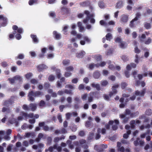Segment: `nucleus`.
<instances>
[{
  "mask_svg": "<svg viewBox=\"0 0 152 152\" xmlns=\"http://www.w3.org/2000/svg\"><path fill=\"white\" fill-rule=\"evenodd\" d=\"M84 13L85 14L87 15V18L83 20V23H87L88 20H89V19H90L91 23H94L95 22V20L93 18L94 16V15L90 14L88 11L87 10L85 11Z\"/></svg>",
  "mask_w": 152,
  "mask_h": 152,
  "instance_id": "f257e3e1",
  "label": "nucleus"
},
{
  "mask_svg": "<svg viewBox=\"0 0 152 152\" xmlns=\"http://www.w3.org/2000/svg\"><path fill=\"white\" fill-rule=\"evenodd\" d=\"M119 124V121L117 120H115L114 121H110L109 122V124L106 126L107 129H109L110 125H113L112 128L113 130H115L117 129L116 125Z\"/></svg>",
  "mask_w": 152,
  "mask_h": 152,
  "instance_id": "f03ea898",
  "label": "nucleus"
},
{
  "mask_svg": "<svg viewBox=\"0 0 152 152\" xmlns=\"http://www.w3.org/2000/svg\"><path fill=\"white\" fill-rule=\"evenodd\" d=\"M66 69V72L65 73V76L66 77H68L71 75L70 72L73 70V68L71 66H69L67 67Z\"/></svg>",
  "mask_w": 152,
  "mask_h": 152,
  "instance_id": "7ed1b4c3",
  "label": "nucleus"
},
{
  "mask_svg": "<svg viewBox=\"0 0 152 152\" xmlns=\"http://www.w3.org/2000/svg\"><path fill=\"white\" fill-rule=\"evenodd\" d=\"M126 114L125 115L124 114L120 116V117L123 119V121L124 122H126L127 121L128 119L126 118L127 117L126 116L127 115H129L130 114V111L129 110H127L126 111Z\"/></svg>",
  "mask_w": 152,
  "mask_h": 152,
  "instance_id": "20e7f679",
  "label": "nucleus"
},
{
  "mask_svg": "<svg viewBox=\"0 0 152 152\" xmlns=\"http://www.w3.org/2000/svg\"><path fill=\"white\" fill-rule=\"evenodd\" d=\"M0 21L3 23L2 26H5L7 24V18L3 15H0Z\"/></svg>",
  "mask_w": 152,
  "mask_h": 152,
  "instance_id": "39448f33",
  "label": "nucleus"
},
{
  "mask_svg": "<svg viewBox=\"0 0 152 152\" xmlns=\"http://www.w3.org/2000/svg\"><path fill=\"white\" fill-rule=\"evenodd\" d=\"M41 94L39 92H37L35 93H33V92H31L28 95L29 99L31 100H33L34 98L32 96H38Z\"/></svg>",
  "mask_w": 152,
  "mask_h": 152,
  "instance_id": "423d86ee",
  "label": "nucleus"
},
{
  "mask_svg": "<svg viewBox=\"0 0 152 152\" xmlns=\"http://www.w3.org/2000/svg\"><path fill=\"white\" fill-rule=\"evenodd\" d=\"M30 108H29L25 105L23 106V108L24 110H28L31 108L32 110H34L35 109L36 106L35 104H31L30 105Z\"/></svg>",
  "mask_w": 152,
  "mask_h": 152,
  "instance_id": "0eeeda50",
  "label": "nucleus"
},
{
  "mask_svg": "<svg viewBox=\"0 0 152 152\" xmlns=\"http://www.w3.org/2000/svg\"><path fill=\"white\" fill-rule=\"evenodd\" d=\"M21 80L22 78L20 76H17L15 77L14 78H10L9 79V80L11 83H13L15 81Z\"/></svg>",
  "mask_w": 152,
  "mask_h": 152,
  "instance_id": "6e6552de",
  "label": "nucleus"
},
{
  "mask_svg": "<svg viewBox=\"0 0 152 152\" xmlns=\"http://www.w3.org/2000/svg\"><path fill=\"white\" fill-rule=\"evenodd\" d=\"M121 143L118 142L117 143V147H118L117 150L118 151L121 152H124V149L123 147H121Z\"/></svg>",
  "mask_w": 152,
  "mask_h": 152,
  "instance_id": "1a4fd4ad",
  "label": "nucleus"
},
{
  "mask_svg": "<svg viewBox=\"0 0 152 152\" xmlns=\"http://www.w3.org/2000/svg\"><path fill=\"white\" fill-rule=\"evenodd\" d=\"M76 28V26L74 24L72 25L71 28L72 30L71 31V34L72 36H75L76 34V31L74 30V29Z\"/></svg>",
  "mask_w": 152,
  "mask_h": 152,
  "instance_id": "9d476101",
  "label": "nucleus"
},
{
  "mask_svg": "<svg viewBox=\"0 0 152 152\" xmlns=\"http://www.w3.org/2000/svg\"><path fill=\"white\" fill-rule=\"evenodd\" d=\"M53 148L56 149L59 151H60L61 150V148L60 147H57V145H55L53 148L52 147H50L49 149V150L50 152H51L53 151Z\"/></svg>",
  "mask_w": 152,
  "mask_h": 152,
  "instance_id": "9b49d317",
  "label": "nucleus"
},
{
  "mask_svg": "<svg viewBox=\"0 0 152 152\" xmlns=\"http://www.w3.org/2000/svg\"><path fill=\"white\" fill-rule=\"evenodd\" d=\"M12 28L14 30H17V32L19 33H21L23 32V30L20 28H18V27L15 25L12 27Z\"/></svg>",
  "mask_w": 152,
  "mask_h": 152,
  "instance_id": "f8f14e48",
  "label": "nucleus"
},
{
  "mask_svg": "<svg viewBox=\"0 0 152 152\" xmlns=\"http://www.w3.org/2000/svg\"><path fill=\"white\" fill-rule=\"evenodd\" d=\"M118 87V85H115V86H113L112 87L113 88V92L110 93V96H111L113 94H115L116 93V91L115 90V88Z\"/></svg>",
  "mask_w": 152,
  "mask_h": 152,
  "instance_id": "ddd939ff",
  "label": "nucleus"
},
{
  "mask_svg": "<svg viewBox=\"0 0 152 152\" xmlns=\"http://www.w3.org/2000/svg\"><path fill=\"white\" fill-rule=\"evenodd\" d=\"M136 66V65L134 64H132L130 65H128L126 66V70L127 71H129L131 69V67H135Z\"/></svg>",
  "mask_w": 152,
  "mask_h": 152,
  "instance_id": "4468645a",
  "label": "nucleus"
},
{
  "mask_svg": "<svg viewBox=\"0 0 152 152\" xmlns=\"http://www.w3.org/2000/svg\"><path fill=\"white\" fill-rule=\"evenodd\" d=\"M53 34L56 39H58L60 38V34L57 33L56 31H53Z\"/></svg>",
  "mask_w": 152,
  "mask_h": 152,
  "instance_id": "2eb2a0df",
  "label": "nucleus"
},
{
  "mask_svg": "<svg viewBox=\"0 0 152 152\" xmlns=\"http://www.w3.org/2000/svg\"><path fill=\"white\" fill-rule=\"evenodd\" d=\"M140 123V121L138 120L136 122L135 121H132L131 122V127L133 128L134 126V124H136Z\"/></svg>",
  "mask_w": 152,
  "mask_h": 152,
  "instance_id": "dca6fc26",
  "label": "nucleus"
},
{
  "mask_svg": "<svg viewBox=\"0 0 152 152\" xmlns=\"http://www.w3.org/2000/svg\"><path fill=\"white\" fill-rule=\"evenodd\" d=\"M100 23L101 24V25L102 26H103L106 27H108L107 23H106L105 21L104 20H100Z\"/></svg>",
  "mask_w": 152,
  "mask_h": 152,
  "instance_id": "f3484780",
  "label": "nucleus"
},
{
  "mask_svg": "<svg viewBox=\"0 0 152 152\" xmlns=\"http://www.w3.org/2000/svg\"><path fill=\"white\" fill-rule=\"evenodd\" d=\"M85 53L84 51H82L79 53L76 54V56L79 58H82L85 55Z\"/></svg>",
  "mask_w": 152,
  "mask_h": 152,
  "instance_id": "a211bd4d",
  "label": "nucleus"
},
{
  "mask_svg": "<svg viewBox=\"0 0 152 152\" xmlns=\"http://www.w3.org/2000/svg\"><path fill=\"white\" fill-rule=\"evenodd\" d=\"M31 37L32 39L34 42L35 43H37L38 42V40L36 35H31Z\"/></svg>",
  "mask_w": 152,
  "mask_h": 152,
  "instance_id": "6ab92c4d",
  "label": "nucleus"
},
{
  "mask_svg": "<svg viewBox=\"0 0 152 152\" xmlns=\"http://www.w3.org/2000/svg\"><path fill=\"white\" fill-rule=\"evenodd\" d=\"M145 93L144 90L142 91L141 92L136 91L135 93V94L137 96H142L144 95Z\"/></svg>",
  "mask_w": 152,
  "mask_h": 152,
  "instance_id": "aec40b11",
  "label": "nucleus"
},
{
  "mask_svg": "<svg viewBox=\"0 0 152 152\" xmlns=\"http://www.w3.org/2000/svg\"><path fill=\"white\" fill-rule=\"evenodd\" d=\"M121 21L124 22H126L127 21V17L126 15H123L122 16L121 19Z\"/></svg>",
  "mask_w": 152,
  "mask_h": 152,
  "instance_id": "412c9836",
  "label": "nucleus"
},
{
  "mask_svg": "<svg viewBox=\"0 0 152 152\" xmlns=\"http://www.w3.org/2000/svg\"><path fill=\"white\" fill-rule=\"evenodd\" d=\"M107 39L108 40H110L112 38V36L110 33L107 34L106 36Z\"/></svg>",
  "mask_w": 152,
  "mask_h": 152,
  "instance_id": "4be33fe9",
  "label": "nucleus"
},
{
  "mask_svg": "<svg viewBox=\"0 0 152 152\" xmlns=\"http://www.w3.org/2000/svg\"><path fill=\"white\" fill-rule=\"evenodd\" d=\"M98 4L99 7L101 8H104V4L102 1H99Z\"/></svg>",
  "mask_w": 152,
  "mask_h": 152,
  "instance_id": "5701e85b",
  "label": "nucleus"
},
{
  "mask_svg": "<svg viewBox=\"0 0 152 152\" xmlns=\"http://www.w3.org/2000/svg\"><path fill=\"white\" fill-rule=\"evenodd\" d=\"M131 133V131L130 130L128 131L127 132L126 134H124L123 135V137L125 138H127L128 136V135H129Z\"/></svg>",
  "mask_w": 152,
  "mask_h": 152,
  "instance_id": "b1692460",
  "label": "nucleus"
},
{
  "mask_svg": "<svg viewBox=\"0 0 152 152\" xmlns=\"http://www.w3.org/2000/svg\"><path fill=\"white\" fill-rule=\"evenodd\" d=\"M126 46V44L123 42H120V46L121 48H124Z\"/></svg>",
  "mask_w": 152,
  "mask_h": 152,
  "instance_id": "393cba45",
  "label": "nucleus"
},
{
  "mask_svg": "<svg viewBox=\"0 0 152 152\" xmlns=\"http://www.w3.org/2000/svg\"><path fill=\"white\" fill-rule=\"evenodd\" d=\"M36 2V0H31L29 1L28 3L30 5H31Z\"/></svg>",
  "mask_w": 152,
  "mask_h": 152,
  "instance_id": "a878e982",
  "label": "nucleus"
},
{
  "mask_svg": "<svg viewBox=\"0 0 152 152\" xmlns=\"http://www.w3.org/2000/svg\"><path fill=\"white\" fill-rule=\"evenodd\" d=\"M123 4L121 1H120L118 3L117 5V7L118 8H121L123 6Z\"/></svg>",
  "mask_w": 152,
  "mask_h": 152,
  "instance_id": "bb28decb",
  "label": "nucleus"
},
{
  "mask_svg": "<svg viewBox=\"0 0 152 152\" xmlns=\"http://www.w3.org/2000/svg\"><path fill=\"white\" fill-rule=\"evenodd\" d=\"M115 23L113 21H110L107 23L108 26H113L115 25Z\"/></svg>",
  "mask_w": 152,
  "mask_h": 152,
  "instance_id": "cd10ccee",
  "label": "nucleus"
},
{
  "mask_svg": "<svg viewBox=\"0 0 152 152\" xmlns=\"http://www.w3.org/2000/svg\"><path fill=\"white\" fill-rule=\"evenodd\" d=\"M23 115L25 117H31V118H33V115L31 114L29 115H27L26 114V113H24L23 114Z\"/></svg>",
  "mask_w": 152,
  "mask_h": 152,
  "instance_id": "c85d7f7f",
  "label": "nucleus"
},
{
  "mask_svg": "<svg viewBox=\"0 0 152 152\" xmlns=\"http://www.w3.org/2000/svg\"><path fill=\"white\" fill-rule=\"evenodd\" d=\"M147 75V73H145L143 75H139L138 77L139 79H141L143 77L146 76Z\"/></svg>",
  "mask_w": 152,
  "mask_h": 152,
  "instance_id": "c756f323",
  "label": "nucleus"
},
{
  "mask_svg": "<svg viewBox=\"0 0 152 152\" xmlns=\"http://www.w3.org/2000/svg\"><path fill=\"white\" fill-rule=\"evenodd\" d=\"M32 75V73H28L26 75V77L27 79H29L31 77Z\"/></svg>",
  "mask_w": 152,
  "mask_h": 152,
  "instance_id": "7c9ffc66",
  "label": "nucleus"
},
{
  "mask_svg": "<svg viewBox=\"0 0 152 152\" xmlns=\"http://www.w3.org/2000/svg\"><path fill=\"white\" fill-rule=\"evenodd\" d=\"M92 86L93 87L96 88L97 89H99V85L98 84H92Z\"/></svg>",
  "mask_w": 152,
  "mask_h": 152,
  "instance_id": "2f4dec72",
  "label": "nucleus"
},
{
  "mask_svg": "<svg viewBox=\"0 0 152 152\" xmlns=\"http://www.w3.org/2000/svg\"><path fill=\"white\" fill-rule=\"evenodd\" d=\"M101 129H99L98 130V132L99 133L101 132L102 134L104 133L105 132V129H103L101 130V132H100Z\"/></svg>",
  "mask_w": 152,
  "mask_h": 152,
  "instance_id": "473e14b6",
  "label": "nucleus"
},
{
  "mask_svg": "<svg viewBox=\"0 0 152 152\" xmlns=\"http://www.w3.org/2000/svg\"><path fill=\"white\" fill-rule=\"evenodd\" d=\"M137 20V17L135 18L131 22L130 24V26L131 27H132L133 26L132 24L133 23L134 21Z\"/></svg>",
  "mask_w": 152,
  "mask_h": 152,
  "instance_id": "72a5a7b5",
  "label": "nucleus"
},
{
  "mask_svg": "<svg viewBox=\"0 0 152 152\" xmlns=\"http://www.w3.org/2000/svg\"><path fill=\"white\" fill-rule=\"evenodd\" d=\"M15 37L16 39L18 40L20 39L21 38V35L20 34H17L15 36Z\"/></svg>",
  "mask_w": 152,
  "mask_h": 152,
  "instance_id": "f704fd0d",
  "label": "nucleus"
},
{
  "mask_svg": "<svg viewBox=\"0 0 152 152\" xmlns=\"http://www.w3.org/2000/svg\"><path fill=\"white\" fill-rule=\"evenodd\" d=\"M101 57L100 56L98 55L96 56V59L97 61H100L101 60Z\"/></svg>",
  "mask_w": 152,
  "mask_h": 152,
  "instance_id": "c9c22d12",
  "label": "nucleus"
},
{
  "mask_svg": "<svg viewBox=\"0 0 152 152\" xmlns=\"http://www.w3.org/2000/svg\"><path fill=\"white\" fill-rule=\"evenodd\" d=\"M115 42H118L120 43V42H121V40L120 38L117 37L115 40Z\"/></svg>",
  "mask_w": 152,
  "mask_h": 152,
  "instance_id": "e433bc0d",
  "label": "nucleus"
},
{
  "mask_svg": "<svg viewBox=\"0 0 152 152\" xmlns=\"http://www.w3.org/2000/svg\"><path fill=\"white\" fill-rule=\"evenodd\" d=\"M18 58L20 59H23L24 58V55L23 54H20L18 56Z\"/></svg>",
  "mask_w": 152,
  "mask_h": 152,
  "instance_id": "4c0bfd02",
  "label": "nucleus"
},
{
  "mask_svg": "<svg viewBox=\"0 0 152 152\" xmlns=\"http://www.w3.org/2000/svg\"><path fill=\"white\" fill-rule=\"evenodd\" d=\"M104 17L105 20H107L110 18V16L109 14H105L104 15Z\"/></svg>",
  "mask_w": 152,
  "mask_h": 152,
  "instance_id": "58836bf2",
  "label": "nucleus"
},
{
  "mask_svg": "<svg viewBox=\"0 0 152 152\" xmlns=\"http://www.w3.org/2000/svg\"><path fill=\"white\" fill-rule=\"evenodd\" d=\"M68 28V27L67 26H65L63 29V31H64V34H66V32L67 31V29Z\"/></svg>",
  "mask_w": 152,
  "mask_h": 152,
  "instance_id": "ea45409f",
  "label": "nucleus"
},
{
  "mask_svg": "<svg viewBox=\"0 0 152 152\" xmlns=\"http://www.w3.org/2000/svg\"><path fill=\"white\" fill-rule=\"evenodd\" d=\"M69 63V61L68 60H64L63 62V63L64 65H66L68 64Z\"/></svg>",
  "mask_w": 152,
  "mask_h": 152,
  "instance_id": "a19ab883",
  "label": "nucleus"
},
{
  "mask_svg": "<svg viewBox=\"0 0 152 152\" xmlns=\"http://www.w3.org/2000/svg\"><path fill=\"white\" fill-rule=\"evenodd\" d=\"M48 79L49 81H52L54 80V77L53 75H50L49 76Z\"/></svg>",
  "mask_w": 152,
  "mask_h": 152,
  "instance_id": "79ce46f5",
  "label": "nucleus"
},
{
  "mask_svg": "<svg viewBox=\"0 0 152 152\" xmlns=\"http://www.w3.org/2000/svg\"><path fill=\"white\" fill-rule=\"evenodd\" d=\"M108 83L107 82L106 80H104L102 82V84L103 86L106 85Z\"/></svg>",
  "mask_w": 152,
  "mask_h": 152,
  "instance_id": "37998d69",
  "label": "nucleus"
},
{
  "mask_svg": "<svg viewBox=\"0 0 152 152\" xmlns=\"http://www.w3.org/2000/svg\"><path fill=\"white\" fill-rule=\"evenodd\" d=\"M76 35V37L77 38L80 39L82 37V35L81 34H76L75 36Z\"/></svg>",
  "mask_w": 152,
  "mask_h": 152,
  "instance_id": "c03bdc74",
  "label": "nucleus"
},
{
  "mask_svg": "<svg viewBox=\"0 0 152 152\" xmlns=\"http://www.w3.org/2000/svg\"><path fill=\"white\" fill-rule=\"evenodd\" d=\"M32 57H34L36 56V53L34 52L31 51L30 52Z\"/></svg>",
  "mask_w": 152,
  "mask_h": 152,
  "instance_id": "a18cd8bd",
  "label": "nucleus"
},
{
  "mask_svg": "<svg viewBox=\"0 0 152 152\" xmlns=\"http://www.w3.org/2000/svg\"><path fill=\"white\" fill-rule=\"evenodd\" d=\"M145 27L147 29H149L150 28L151 25L149 23H147L145 25Z\"/></svg>",
  "mask_w": 152,
  "mask_h": 152,
  "instance_id": "49530a36",
  "label": "nucleus"
},
{
  "mask_svg": "<svg viewBox=\"0 0 152 152\" xmlns=\"http://www.w3.org/2000/svg\"><path fill=\"white\" fill-rule=\"evenodd\" d=\"M50 16L52 17H54L55 16V14L54 12H51L49 13Z\"/></svg>",
  "mask_w": 152,
  "mask_h": 152,
  "instance_id": "de8ad7c7",
  "label": "nucleus"
},
{
  "mask_svg": "<svg viewBox=\"0 0 152 152\" xmlns=\"http://www.w3.org/2000/svg\"><path fill=\"white\" fill-rule=\"evenodd\" d=\"M99 75V74L98 72H96V73H94V77L96 78H98Z\"/></svg>",
  "mask_w": 152,
  "mask_h": 152,
  "instance_id": "09e8293b",
  "label": "nucleus"
},
{
  "mask_svg": "<svg viewBox=\"0 0 152 152\" xmlns=\"http://www.w3.org/2000/svg\"><path fill=\"white\" fill-rule=\"evenodd\" d=\"M79 31L80 32H82L84 31V28L83 26H82L80 27H79Z\"/></svg>",
  "mask_w": 152,
  "mask_h": 152,
  "instance_id": "8fccbe9b",
  "label": "nucleus"
},
{
  "mask_svg": "<svg viewBox=\"0 0 152 152\" xmlns=\"http://www.w3.org/2000/svg\"><path fill=\"white\" fill-rule=\"evenodd\" d=\"M151 110L148 109L147 110L146 112V113L147 115H149L151 113Z\"/></svg>",
  "mask_w": 152,
  "mask_h": 152,
  "instance_id": "3c124183",
  "label": "nucleus"
},
{
  "mask_svg": "<svg viewBox=\"0 0 152 152\" xmlns=\"http://www.w3.org/2000/svg\"><path fill=\"white\" fill-rule=\"evenodd\" d=\"M54 56L52 54H49L48 56V58H53Z\"/></svg>",
  "mask_w": 152,
  "mask_h": 152,
  "instance_id": "603ef678",
  "label": "nucleus"
},
{
  "mask_svg": "<svg viewBox=\"0 0 152 152\" xmlns=\"http://www.w3.org/2000/svg\"><path fill=\"white\" fill-rule=\"evenodd\" d=\"M67 1L66 0H63L62 1L61 3L62 4L65 5L67 3Z\"/></svg>",
  "mask_w": 152,
  "mask_h": 152,
  "instance_id": "864d4df0",
  "label": "nucleus"
},
{
  "mask_svg": "<svg viewBox=\"0 0 152 152\" xmlns=\"http://www.w3.org/2000/svg\"><path fill=\"white\" fill-rule=\"evenodd\" d=\"M58 120H59V121L61 123V122L62 120L61 115H59L58 117Z\"/></svg>",
  "mask_w": 152,
  "mask_h": 152,
  "instance_id": "5fc2aeb1",
  "label": "nucleus"
},
{
  "mask_svg": "<svg viewBox=\"0 0 152 152\" xmlns=\"http://www.w3.org/2000/svg\"><path fill=\"white\" fill-rule=\"evenodd\" d=\"M17 69V67L15 66H13L11 68V70L12 72H15Z\"/></svg>",
  "mask_w": 152,
  "mask_h": 152,
  "instance_id": "6e6d98bb",
  "label": "nucleus"
},
{
  "mask_svg": "<svg viewBox=\"0 0 152 152\" xmlns=\"http://www.w3.org/2000/svg\"><path fill=\"white\" fill-rule=\"evenodd\" d=\"M94 65L93 64H91L89 65V68L90 69H92L94 67Z\"/></svg>",
  "mask_w": 152,
  "mask_h": 152,
  "instance_id": "4d7b16f0",
  "label": "nucleus"
},
{
  "mask_svg": "<svg viewBox=\"0 0 152 152\" xmlns=\"http://www.w3.org/2000/svg\"><path fill=\"white\" fill-rule=\"evenodd\" d=\"M72 82L73 83H76L77 82V79L76 78L72 80Z\"/></svg>",
  "mask_w": 152,
  "mask_h": 152,
  "instance_id": "13d9d810",
  "label": "nucleus"
},
{
  "mask_svg": "<svg viewBox=\"0 0 152 152\" xmlns=\"http://www.w3.org/2000/svg\"><path fill=\"white\" fill-rule=\"evenodd\" d=\"M45 104V102L43 101H41L40 102V103L39 104V105L40 106H43Z\"/></svg>",
  "mask_w": 152,
  "mask_h": 152,
  "instance_id": "bf43d9fd",
  "label": "nucleus"
},
{
  "mask_svg": "<svg viewBox=\"0 0 152 152\" xmlns=\"http://www.w3.org/2000/svg\"><path fill=\"white\" fill-rule=\"evenodd\" d=\"M2 111L3 112H5L6 111L8 112V110L7 108L4 107L2 109Z\"/></svg>",
  "mask_w": 152,
  "mask_h": 152,
  "instance_id": "052dcab7",
  "label": "nucleus"
},
{
  "mask_svg": "<svg viewBox=\"0 0 152 152\" xmlns=\"http://www.w3.org/2000/svg\"><path fill=\"white\" fill-rule=\"evenodd\" d=\"M83 81L86 83H88V80L87 78H85L83 80Z\"/></svg>",
  "mask_w": 152,
  "mask_h": 152,
  "instance_id": "680f3d73",
  "label": "nucleus"
},
{
  "mask_svg": "<svg viewBox=\"0 0 152 152\" xmlns=\"http://www.w3.org/2000/svg\"><path fill=\"white\" fill-rule=\"evenodd\" d=\"M134 51H135V53H138L140 52V50L137 47L135 48Z\"/></svg>",
  "mask_w": 152,
  "mask_h": 152,
  "instance_id": "e2e57ef3",
  "label": "nucleus"
},
{
  "mask_svg": "<svg viewBox=\"0 0 152 152\" xmlns=\"http://www.w3.org/2000/svg\"><path fill=\"white\" fill-rule=\"evenodd\" d=\"M84 88V86L82 84L80 85L79 87V89H83Z\"/></svg>",
  "mask_w": 152,
  "mask_h": 152,
  "instance_id": "0e129e2a",
  "label": "nucleus"
},
{
  "mask_svg": "<svg viewBox=\"0 0 152 152\" xmlns=\"http://www.w3.org/2000/svg\"><path fill=\"white\" fill-rule=\"evenodd\" d=\"M84 38L85 41L87 42H88L90 41V39L87 37H85Z\"/></svg>",
  "mask_w": 152,
  "mask_h": 152,
  "instance_id": "69168bd1",
  "label": "nucleus"
},
{
  "mask_svg": "<svg viewBox=\"0 0 152 152\" xmlns=\"http://www.w3.org/2000/svg\"><path fill=\"white\" fill-rule=\"evenodd\" d=\"M29 122L30 123L33 124L35 122V120L34 119H30L29 120Z\"/></svg>",
  "mask_w": 152,
  "mask_h": 152,
  "instance_id": "338daca9",
  "label": "nucleus"
},
{
  "mask_svg": "<svg viewBox=\"0 0 152 152\" xmlns=\"http://www.w3.org/2000/svg\"><path fill=\"white\" fill-rule=\"evenodd\" d=\"M31 82L32 83L35 84L37 83V81L35 79H32L31 80Z\"/></svg>",
  "mask_w": 152,
  "mask_h": 152,
  "instance_id": "774afa93",
  "label": "nucleus"
}]
</instances>
